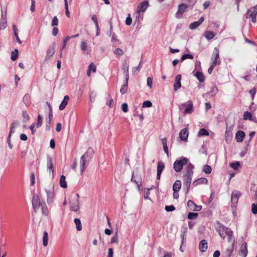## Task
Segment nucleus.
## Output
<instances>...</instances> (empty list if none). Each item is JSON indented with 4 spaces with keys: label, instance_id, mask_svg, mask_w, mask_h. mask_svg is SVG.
<instances>
[{
    "label": "nucleus",
    "instance_id": "nucleus-43",
    "mask_svg": "<svg viewBox=\"0 0 257 257\" xmlns=\"http://www.w3.org/2000/svg\"><path fill=\"white\" fill-rule=\"evenodd\" d=\"M123 50L120 48H116L113 50V53L116 55V56H120L123 54Z\"/></svg>",
    "mask_w": 257,
    "mask_h": 257
},
{
    "label": "nucleus",
    "instance_id": "nucleus-38",
    "mask_svg": "<svg viewBox=\"0 0 257 257\" xmlns=\"http://www.w3.org/2000/svg\"><path fill=\"white\" fill-rule=\"evenodd\" d=\"M212 169L211 167L208 165H205L204 166L203 168V172L207 174H209L211 173Z\"/></svg>",
    "mask_w": 257,
    "mask_h": 257
},
{
    "label": "nucleus",
    "instance_id": "nucleus-64",
    "mask_svg": "<svg viewBox=\"0 0 257 257\" xmlns=\"http://www.w3.org/2000/svg\"><path fill=\"white\" fill-rule=\"evenodd\" d=\"M58 33V29L56 27H53V30H52V35L54 36H56Z\"/></svg>",
    "mask_w": 257,
    "mask_h": 257
},
{
    "label": "nucleus",
    "instance_id": "nucleus-21",
    "mask_svg": "<svg viewBox=\"0 0 257 257\" xmlns=\"http://www.w3.org/2000/svg\"><path fill=\"white\" fill-rule=\"evenodd\" d=\"M208 247L207 241L203 239L200 241L199 243V249L201 252H205Z\"/></svg>",
    "mask_w": 257,
    "mask_h": 257
},
{
    "label": "nucleus",
    "instance_id": "nucleus-26",
    "mask_svg": "<svg viewBox=\"0 0 257 257\" xmlns=\"http://www.w3.org/2000/svg\"><path fill=\"white\" fill-rule=\"evenodd\" d=\"M193 73H194V76L200 82H203L204 81V76L202 72L199 71V70L196 71L195 73V70H194Z\"/></svg>",
    "mask_w": 257,
    "mask_h": 257
},
{
    "label": "nucleus",
    "instance_id": "nucleus-27",
    "mask_svg": "<svg viewBox=\"0 0 257 257\" xmlns=\"http://www.w3.org/2000/svg\"><path fill=\"white\" fill-rule=\"evenodd\" d=\"M225 136L226 142H229L231 139L232 136V133L231 127L226 128Z\"/></svg>",
    "mask_w": 257,
    "mask_h": 257
},
{
    "label": "nucleus",
    "instance_id": "nucleus-6",
    "mask_svg": "<svg viewBox=\"0 0 257 257\" xmlns=\"http://www.w3.org/2000/svg\"><path fill=\"white\" fill-rule=\"evenodd\" d=\"M7 8H2L1 18L0 20V30L5 29L7 26Z\"/></svg>",
    "mask_w": 257,
    "mask_h": 257
},
{
    "label": "nucleus",
    "instance_id": "nucleus-17",
    "mask_svg": "<svg viewBox=\"0 0 257 257\" xmlns=\"http://www.w3.org/2000/svg\"><path fill=\"white\" fill-rule=\"evenodd\" d=\"M207 184H208V180L205 178L201 177V178H198V179L195 180V181H194L192 183V185L194 187H195V186H197L199 185H202V184L206 185Z\"/></svg>",
    "mask_w": 257,
    "mask_h": 257
},
{
    "label": "nucleus",
    "instance_id": "nucleus-39",
    "mask_svg": "<svg viewBox=\"0 0 257 257\" xmlns=\"http://www.w3.org/2000/svg\"><path fill=\"white\" fill-rule=\"evenodd\" d=\"M208 135H209L208 132L205 128H204L200 129L198 133V136L199 137H201V136H208Z\"/></svg>",
    "mask_w": 257,
    "mask_h": 257
},
{
    "label": "nucleus",
    "instance_id": "nucleus-28",
    "mask_svg": "<svg viewBox=\"0 0 257 257\" xmlns=\"http://www.w3.org/2000/svg\"><path fill=\"white\" fill-rule=\"evenodd\" d=\"M69 100V97L68 95H65L62 100L61 103L59 106V109L61 110H63L67 105L68 102Z\"/></svg>",
    "mask_w": 257,
    "mask_h": 257
},
{
    "label": "nucleus",
    "instance_id": "nucleus-62",
    "mask_svg": "<svg viewBox=\"0 0 257 257\" xmlns=\"http://www.w3.org/2000/svg\"><path fill=\"white\" fill-rule=\"evenodd\" d=\"M195 69L200 70L201 69V63L199 61H196L195 65Z\"/></svg>",
    "mask_w": 257,
    "mask_h": 257
},
{
    "label": "nucleus",
    "instance_id": "nucleus-50",
    "mask_svg": "<svg viewBox=\"0 0 257 257\" xmlns=\"http://www.w3.org/2000/svg\"><path fill=\"white\" fill-rule=\"evenodd\" d=\"M59 23L58 19H57V17H54L52 21L51 25L52 27H55L58 26Z\"/></svg>",
    "mask_w": 257,
    "mask_h": 257
},
{
    "label": "nucleus",
    "instance_id": "nucleus-37",
    "mask_svg": "<svg viewBox=\"0 0 257 257\" xmlns=\"http://www.w3.org/2000/svg\"><path fill=\"white\" fill-rule=\"evenodd\" d=\"M127 83L128 81H126L125 80V84H123L120 89V92L121 94H124L126 93L127 89Z\"/></svg>",
    "mask_w": 257,
    "mask_h": 257
},
{
    "label": "nucleus",
    "instance_id": "nucleus-23",
    "mask_svg": "<svg viewBox=\"0 0 257 257\" xmlns=\"http://www.w3.org/2000/svg\"><path fill=\"white\" fill-rule=\"evenodd\" d=\"M245 137V133L242 131H238L235 135V139L237 142H241L243 141Z\"/></svg>",
    "mask_w": 257,
    "mask_h": 257
},
{
    "label": "nucleus",
    "instance_id": "nucleus-49",
    "mask_svg": "<svg viewBox=\"0 0 257 257\" xmlns=\"http://www.w3.org/2000/svg\"><path fill=\"white\" fill-rule=\"evenodd\" d=\"M42 119L43 117L41 115H38V119H37V127H39L41 126L42 124Z\"/></svg>",
    "mask_w": 257,
    "mask_h": 257
},
{
    "label": "nucleus",
    "instance_id": "nucleus-54",
    "mask_svg": "<svg viewBox=\"0 0 257 257\" xmlns=\"http://www.w3.org/2000/svg\"><path fill=\"white\" fill-rule=\"evenodd\" d=\"M147 82V85L149 87L150 89H151L153 86V79L150 77H148Z\"/></svg>",
    "mask_w": 257,
    "mask_h": 257
},
{
    "label": "nucleus",
    "instance_id": "nucleus-13",
    "mask_svg": "<svg viewBox=\"0 0 257 257\" xmlns=\"http://www.w3.org/2000/svg\"><path fill=\"white\" fill-rule=\"evenodd\" d=\"M240 196V193L237 191H233L231 194V201L232 205L235 206L238 202V198Z\"/></svg>",
    "mask_w": 257,
    "mask_h": 257
},
{
    "label": "nucleus",
    "instance_id": "nucleus-31",
    "mask_svg": "<svg viewBox=\"0 0 257 257\" xmlns=\"http://www.w3.org/2000/svg\"><path fill=\"white\" fill-rule=\"evenodd\" d=\"M74 223L77 231H81L82 229L81 222L78 218H75L74 220Z\"/></svg>",
    "mask_w": 257,
    "mask_h": 257
},
{
    "label": "nucleus",
    "instance_id": "nucleus-25",
    "mask_svg": "<svg viewBox=\"0 0 257 257\" xmlns=\"http://www.w3.org/2000/svg\"><path fill=\"white\" fill-rule=\"evenodd\" d=\"M122 69L123 71V73H124V74L126 76L125 79L127 81L128 80V79H129V74H128L129 65L126 62H124L122 64Z\"/></svg>",
    "mask_w": 257,
    "mask_h": 257
},
{
    "label": "nucleus",
    "instance_id": "nucleus-8",
    "mask_svg": "<svg viewBox=\"0 0 257 257\" xmlns=\"http://www.w3.org/2000/svg\"><path fill=\"white\" fill-rule=\"evenodd\" d=\"M219 56V49L217 47H215L214 49V51L213 53V54L212 55V65H213V66H215L217 65H219L220 63V61L218 60Z\"/></svg>",
    "mask_w": 257,
    "mask_h": 257
},
{
    "label": "nucleus",
    "instance_id": "nucleus-12",
    "mask_svg": "<svg viewBox=\"0 0 257 257\" xmlns=\"http://www.w3.org/2000/svg\"><path fill=\"white\" fill-rule=\"evenodd\" d=\"M187 6L185 4H181L178 6V11L176 13V17L178 19H180L182 17V14L185 12Z\"/></svg>",
    "mask_w": 257,
    "mask_h": 257
},
{
    "label": "nucleus",
    "instance_id": "nucleus-9",
    "mask_svg": "<svg viewBox=\"0 0 257 257\" xmlns=\"http://www.w3.org/2000/svg\"><path fill=\"white\" fill-rule=\"evenodd\" d=\"M41 204H44L40 201L39 197L37 195H34L33 197L32 204L35 212H37V210L41 206Z\"/></svg>",
    "mask_w": 257,
    "mask_h": 257
},
{
    "label": "nucleus",
    "instance_id": "nucleus-14",
    "mask_svg": "<svg viewBox=\"0 0 257 257\" xmlns=\"http://www.w3.org/2000/svg\"><path fill=\"white\" fill-rule=\"evenodd\" d=\"M89 161L88 160H86L85 159H83V157H81L80 160V174H82L85 169L86 168L88 163Z\"/></svg>",
    "mask_w": 257,
    "mask_h": 257
},
{
    "label": "nucleus",
    "instance_id": "nucleus-5",
    "mask_svg": "<svg viewBox=\"0 0 257 257\" xmlns=\"http://www.w3.org/2000/svg\"><path fill=\"white\" fill-rule=\"evenodd\" d=\"M184 107L185 108L183 112L184 114H191L194 111L193 102L191 100L182 103L179 106L180 110H183Z\"/></svg>",
    "mask_w": 257,
    "mask_h": 257
},
{
    "label": "nucleus",
    "instance_id": "nucleus-4",
    "mask_svg": "<svg viewBox=\"0 0 257 257\" xmlns=\"http://www.w3.org/2000/svg\"><path fill=\"white\" fill-rule=\"evenodd\" d=\"M188 159L185 157H182L179 159L176 160L173 164V168L176 172H180L184 166L187 165Z\"/></svg>",
    "mask_w": 257,
    "mask_h": 257
},
{
    "label": "nucleus",
    "instance_id": "nucleus-59",
    "mask_svg": "<svg viewBox=\"0 0 257 257\" xmlns=\"http://www.w3.org/2000/svg\"><path fill=\"white\" fill-rule=\"evenodd\" d=\"M175 209V207L172 205H170V206H165V210L167 212L173 211Z\"/></svg>",
    "mask_w": 257,
    "mask_h": 257
},
{
    "label": "nucleus",
    "instance_id": "nucleus-36",
    "mask_svg": "<svg viewBox=\"0 0 257 257\" xmlns=\"http://www.w3.org/2000/svg\"><path fill=\"white\" fill-rule=\"evenodd\" d=\"M218 91V89L216 85H214L211 87L209 93L210 94L211 96H214L217 93Z\"/></svg>",
    "mask_w": 257,
    "mask_h": 257
},
{
    "label": "nucleus",
    "instance_id": "nucleus-53",
    "mask_svg": "<svg viewBox=\"0 0 257 257\" xmlns=\"http://www.w3.org/2000/svg\"><path fill=\"white\" fill-rule=\"evenodd\" d=\"M251 211L254 214H257V204L252 203L251 205Z\"/></svg>",
    "mask_w": 257,
    "mask_h": 257
},
{
    "label": "nucleus",
    "instance_id": "nucleus-1",
    "mask_svg": "<svg viewBox=\"0 0 257 257\" xmlns=\"http://www.w3.org/2000/svg\"><path fill=\"white\" fill-rule=\"evenodd\" d=\"M194 167L191 163L187 164V166L184 170L182 176V179L184 185L186 187L187 191L188 192L191 185L193 175L194 173L193 169Z\"/></svg>",
    "mask_w": 257,
    "mask_h": 257
},
{
    "label": "nucleus",
    "instance_id": "nucleus-16",
    "mask_svg": "<svg viewBox=\"0 0 257 257\" xmlns=\"http://www.w3.org/2000/svg\"><path fill=\"white\" fill-rule=\"evenodd\" d=\"M94 154V151L92 148H89L86 153L83 155L81 157H83L84 159L88 160L89 162L92 158Z\"/></svg>",
    "mask_w": 257,
    "mask_h": 257
},
{
    "label": "nucleus",
    "instance_id": "nucleus-57",
    "mask_svg": "<svg viewBox=\"0 0 257 257\" xmlns=\"http://www.w3.org/2000/svg\"><path fill=\"white\" fill-rule=\"evenodd\" d=\"M30 181L31 185L34 186L35 184V176L33 173L31 174Z\"/></svg>",
    "mask_w": 257,
    "mask_h": 257
},
{
    "label": "nucleus",
    "instance_id": "nucleus-33",
    "mask_svg": "<svg viewBox=\"0 0 257 257\" xmlns=\"http://www.w3.org/2000/svg\"><path fill=\"white\" fill-rule=\"evenodd\" d=\"M65 179V177L64 175H62L60 179V186L63 188L67 187V183L66 182Z\"/></svg>",
    "mask_w": 257,
    "mask_h": 257
},
{
    "label": "nucleus",
    "instance_id": "nucleus-34",
    "mask_svg": "<svg viewBox=\"0 0 257 257\" xmlns=\"http://www.w3.org/2000/svg\"><path fill=\"white\" fill-rule=\"evenodd\" d=\"M19 51L18 50L16 49L11 53V58L12 60L15 61L18 58Z\"/></svg>",
    "mask_w": 257,
    "mask_h": 257
},
{
    "label": "nucleus",
    "instance_id": "nucleus-44",
    "mask_svg": "<svg viewBox=\"0 0 257 257\" xmlns=\"http://www.w3.org/2000/svg\"><path fill=\"white\" fill-rule=\"evenodd\" d=\"M80 47H81V50L83 52H85L87 50V43H86V41L82 40L81 42Z\"/></svg>",
    "mask_w": 257,
    "mask_h": 257
},
{
    "label": "nucleus",
    "instance_id": "nucleus-61",
    "mask_svg": "<svg viewBox=\"0 0 257 257\" xmlns=\"http://www.w3.org/2000/svg\"><path fill=\"white\" fill-rule=\"evenodd\" d=\"M249 94L251 95L252 99L254 98V95L256 93V89L255 87H253L250 90L249 92Z\"/></svg>",
    "mask_w": 257,
    "mask_h": 257
},
{
    "label": "nucleus",
    "instance_id": "nucleus-52",
    "mask_svg": "<svg viewBox=\"0 0 257 257\" xmlns=\"http://www.w3.org/2000/svg\"><path fill=\"white\" fill-rule=\"evenodd\" d=\"M118 240V237L117 235V232L115 234V235L111 238L110 243H117Z\"/></svg>",
    "mask_w": 257,
    "mask_h": 257
},
{
    "label": "nucleus",
    "instance_id": "nucleus-51",
    "mask_svg": "<svg viewBox=\"0 0 257 257\" xmlns=\"http://www.w3.org/2000/svg\"><path fill=\"white\" fill-rule=\"evenodd\" d=\"M240 163L238 162L232 163L230 164V167L234 170H236L239 166Z\"/></svg>",
    "mask_w": 257,
    "mask_h": 257
},
{
    "label": "nucleus",
    "instance_id": "nucleus-24",
    "mask_svg": "<svg viewBox=\"0 0 257 257\" xmlns=\"http://www.w3.org/2000/svg\"><path fill=\"white\" fill-rule=\"evenodd\" d=\"M216 34L211 31H206L204 33V37L208 41L212 39Z\"/></svg>",
    "mask_w": 257,
    "mask_h": 257
},
{
    "label": "nucleus",
    "instance_id": "nucleus-41",
    "mask_svg": "<svg viewBox=\"0 0 257 257\" xmlns=\"http://www.w3.org/2000/svg\"><path fill=\"white\" fill-rule=\"evenodd\" d=\"M48 232L47 231H45L44 232V235L43 237V244L46 246L48 245Z\"/></svg>",
    "mask_w": 257,
    "mask_h": 257
},
{
    "label": "nucleus",
    "instance_id": "nucleus-15",
    "mask_svg": "<svg viewBox=\"0 0 257 257\" xmlns=\"http://www.w3.org/2000/svg\"><path fill=\"white\" fill-rule=\"evenodd\" d=\"M182 76L180 74H178L175 78V82L174 84V90L176 91L181 87V80Z\"/></svg>",
    "mask_w": 257,
    "mask_h": 257
},
{
    "label": "nucleus",
    "instance_id": "nucleus-19",
    "mask_svg": "<svg viewBox=\"0 0 257 257\" xmlns=\"http://www.w3.org/2000/svg\"><path fill=\"white\" fill-rule=\"evenodd\" d=\"M204 21V18L203 17H201L198 21H195L189 25V28L191 30H194L197 28L199 26H200L203 22Z\"/></svg>",
    "mask_w": 257,
    "mask_h": 257
},
{
    "label": "nucleus",
    "instance_id": "nucleus-20",
    "mask_svg": "<svg viewBox=\"0 0 257 257\" xmlns=\"http://www.w3.org/2000/svg\"><path fill=\"white\" fill-rule=\"evenodd\" d=\"M165 166L164 164L162 162H159L158 163L157 166V179L158 180H160L161 178V175L164 169Z\"/></svg>",
    "mask_w": 257,
    "mask_h": 257
},
{
    "label": "nucleus",
    "instance_id": "nucleus-32",
    "mask_svg": "<svg viewBox=\"0 0 257 257\" xmlns=\"http://www.w3.org/2000/svg\"><path fill=\"white\" fill-rule=\"evenodd\" d=\"M23 102L26 105H29L31 103V96L29 94H26L23 97Z\"/></svg>",
    "mask_w": 257,
    "mask_h": 257
},
{
    "label": "nucleus",
    "instance_id": "nucleus-55",
    "mask_svg": "<svg viewBox=\"0 0 257 257\" xmlns=\"http://www.w3.org/2000/svg\"><path fill=\"white\" fill-rule=\"evenodd\" d=\"M132 23V19L131 17L130 14H128L125 20V24L127 26L131 25Z\"/></svg>",
    "mask_w": 257,
    "mask_h": 257
},
{
    "label": "nucleus",
    "instance_id": "nucleus-10",
    "mask_svg": "<svg viewBox=\"0 0 257 257\" xmlns=\"http://www.w3.org/2000/svg\"><path fill=\"white\" fill-rule=\"evenodd\" d=\"M248 253L247 244L246 242H244L240 246L238 251V255L240 257H246Z\"/></svg>",
    "mask_w": 257,
    "mask_h": 257
},
{
    "label": "nucleus",
    "instance_id": "nucleus-3",
    "mask_svg": "<svg viewBox=\"0 0 257 257\" xmlns=\"http://www.w3.org/2000/svg\"><path fill=\"white\" fill-rule=\"evenodd\" d=\"M70 209L74 212H77L79 209V195L78 193L73 194L71 196L69 201Z\"/></svg>",
    "mask_w": 257,
    "mask_h": 257
},
{
    "label": "nucleus",
    "instance_id": "nucleus-46",
    "mask_svg": "<svg viewBox=\"0 0 257 257\" xmlns=\"http://www.w3.org/2000/svg\"><path fill=\"white\" fill-rule=\"evenodd\" d=\"M195 204L194 202H193L192 200H189L187 202V206L189 208V209L193 211L194 209V208L195 207Z\"/></svg>",
    "mask_w": 257,
    "mask_h": 257
},
{
    "label": "nucleus",
    "instance_id": "nucleus-47",
    "mask_svg": "<svg viewBox=\"0 0 257 257\" xmlns=\"http://www.w3.org/2000/svg\"><path fill=\"white\" fill-rule=\"evenodd\" d=\"M186 59H193V56L191 54H184L181 57V61H184Z\"/></svg>",
    "mask_w": 257,
    "mask_h": 257
},
{
    "label": "nucleus",
    "instance_id": "nucleus-22",
    "mask_svg": "<svg viewBox=\"0 0 257 257\" xmlns=\"http://www.w3.org/2000/svg\"><path fill=\"white\" fill-rule=\"evenodd\" d=\"M187 227L186 225L182 226L181 229V237L182 239V245L185 242V236L187 232Z\"/></svg>",
    "mask_w": 257,
    "mask_h": 257
},
{
    "label": "nucleus",
    "instance_id": "nucleus-63",
    "mask_svg": "<svg viewBox=\"0 0 257 257\" xmlns=\"http://www.w3.org/2000/svg\"><path fill=\"white\" fill-rule=\"evenodd\" d=\"M30 10L32 12H34L35 10V0H31V6Z\"/></svg>",
    "mask_w": 257,
    "mask_h": 257
},
{
    "label": "nucleus",
    "instance_id": "nucleus-18",
    "mask_svg": "<svg viewBox=\"0 0 257 257\" xmlns=\"http://www.w3.org/2000/svg\"><path fill=\"white\" fill-rule=\"evenodd\" d=\"M189 132L187 128H183L179 133L180 139L184 141H186L188 139Z\"/></svg>",
    "mask_w": 257,
    "mask_h": 257
},
{
    "label": "nucleus",
    "instance_id": "nucleus-30",
    "mask_svg": "<svg viewBox=\"0 0 257 257\" xmlns=\"http://www.w3.org/2000/svg\"><path fill=\"white\" fill-rule=\"evenodd\" d=\"M181 182L180 180H176L173 185V191H179L181 188Z\"/></svg>",
    "mask_w": 257,
    "mask_h": 257
},
{
    "label": "nucleus",
    "instance_id": "nucleus-45",
    "mask_svg": "<svg viewBox=\"0 0 257 257\" xmlns=\"http://www.w3.org/2000/svg\"><path fill=\"white\" fill-rule=\"evenodd\" d=\"M198 216V214L197 213L194 212H189L187 216L189 219H196Z\"/></svg>",
    "mask_w": 257,
    "mask_h": 257
},
{
    "label": "nucleus",
    "instance_id": "nucleus-35",
    "mask_svg": "<svg viewBox=\"0 0 257 257\" xmlns=\"http://www.w3.org/2000/svg\"><path fill=\"white\" fill-rule=\"evenodd\" d=\"M142 67L141 63L140 62L139 66L135 67L132 69V73L134 75H137L140 71Z\"/></svg>",
    "mask_w": 257,
    "mask_h": 257
},
{
    "label": "nucleus",
    "instance_id": "nucleus-58",
    "mask_svg": "<svg viewBox=\"0 0 257 257\" xmlns=\"http://www.w3.org/2000/svg\"><path fill=\"white\" fill-rule=\"evenodd\" d=\"M121 109L124 112H126L128 111V105L126 103H123L121 105Z\"/></svg>",
    "mask_w": 257,
    "mask_h": 257
},
{
    "label": "nucleus",
    "instance_id": "nucleus-56",
    "mask_svg": "<svg viewBox=\"0 0 257 257\" xmlns=\"http://www.w3.org/2000/svg\"><path fill=\"white\" fill-rule=\"evenodd\" d=\"M71 38V37H66L63 40V46L61 48V50H63L64 49H65V47H66V44H67V42H68V40H69Z\"/></svg>",
    "mask_w": 257,
    "mask_h": 257
},
{
    "label": "nucleus",
    "instance_id": "nucleus-11",
    "mask_svg": "<svg viewBox=\"0 0 257 257\" xmlns=\"http://www.w3.org/2000/svg\"><path fill=\"white\" fill-rule=\"evenodd\" d=\"M257 15V11L256 7L252 8L248 10L246 14V18H251L252 22L255 23L256 22V16Z\"/></svg>",
    "mask_w": 257,
    "mask_h": 257
},
{
    "label": "nucleus",
    "instance_id": "nucleus-60",
    "mask_svg": "<svg viewBox=\"0 0 257 257\" xmlns=\"http://www.w3.org/2000/svg\"><path fill=\"white\" fill-rule=\"evenodd\" d=\"M91 71L95 72L96 70V66L93 63H91L89 66V69Z\"/></svg>",
    "mask_w": 257,
    "mask_h": 257
},
{
    "label": "nucleus",
    "instance_id": "nucleus-29",
    "mask_svg": "<svg viewBox=\"0 0 257 257\" xmlns=\"http://www.w3.org/2000/svg\"><path fill=\"white\" fill-rule=\"evenodd\" d=\"M243 117L244 120L248 119L249 120L256 121V118L255 117L253 118L251 113L248 111H245L244 112Z\"/></svg>",
    "mask_w": 257,
    "mask_h": 257
},
{
    "label": "nucleus",
    "instance_id": "nucleus-7",
    "mask_svg": "<svg viewBox=\"0 0 257 257\" xmlns=\"http://www.w3.org/2000/svg\"><path fill=\"white\" fill-rule=\"evenodd\" d=\"M149 2L148 1H144L141 3L137 7V14L138 16L136 17V20H139L140 17V14L141 13H144L149 7Z\"/></svg>",
    "mask_w": 257,
    "mask_h": 257
},
{
    "label": "nucleus",
    "instance_id": "nucleus-48",
    "mask_svg": "<svg viewBox=\"0 0 257 257\" xmlns=\"http://www.w3.org/2000/svg\"><path fill=\"white\" fill-rule=\"evenodd\" d=\"M152 106V103L149 100L145 101L143 103V107H151Z\"/></svg>",
    "mask_w": 257,
    "mask_h": 257
},
{
    "label": "nucleus",
    "instance_id": "nucleus-2",
    "mask_svg": "<svg viewBox=\"0 0 257 257\" xmlns=\"http://www.w3.org/2000/svg\"><path fill=\"white\" fill-rule=\"evenodd\" d=\"M218 232L222 239H225L227 237L228 241L232 240L234 241L233 232L230 228L226 227L223 225H220L218 229Z\"/></svg>",
    "mask_w": 257,
    "mask_h": 257
},
{
    "label": "nucleus",
    "instance_id": "nucleus-42",
    "mask_svg": "<svg viewBox=\"0 0 257 257\" xmlns=\"http://www.w3.org/2000/svg\"><path fill=\"white\" fill-rule=\"evenodd\" d=\"M22 116L23 117V121L24 122H27L29 121L30 116L27 111H23Z\"/></svg>",
    "mask_w": 257,
    "mask_h": 257
},
{
    "label": "nucleus",
    "instance_id": "nucleus-40",
    "mask_svg": "<svg viewBox=\"0 0 257 257\" xmlns=\"http://www.w3.org/2000/svg\"><path fill=\"white\" fill-rule=\"evenodd\" d=\"M41 209L43 214L46 216H47L48 214V210L47 205L45 203H44V204H41Z\"/></svg>",
    "mask_w": 257,
    "mask_h": 257
}]
</instances>
